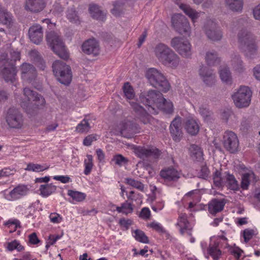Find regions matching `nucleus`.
Returning <instances> with one entry per match:
<instances>
[{"label":"nucleus","instance_id":"nucleus-1","mask_svg":"<svg viewBox=\"0 0 260 260\" xmlns=\"http://www.w3.org/2000/svg\"><path fill=\"white\" fill-rule=\"evenodd\" d=\"M239 48L245 55L252 58L257 52L255 37L246 28H242L237 35Z\"/></svg>","mask_w":260,"mask_h":260},{"label":"nucleus","instance_id":"nucleus-2","mask_svg":"<svg viewBox=\"0 0 260 260\" xmlns=\"http://www.w3.org/2000/svg\"><path fill=\"white\" fill-rule=\"evenodd\" d=\"M23 95L28 101L34 103L22 102L21 107L30 116L37 114L39 109L43 107L45 104V99L36 91L25 87L23 89Z\"/></svg>","mask_w":260,"mask_h":260},{"label":"nucleus","instance_id":"nucleus-3","mask_svg":"<svg viewBox=\"0 0 260 260\" xmlns=\"http://www.w3.org/2000/svg\"><path fill=\"white\" fill-rule=\"evenodd\" d=\"M145 76L148 82L153 87L164 92H167L170 85L166 77L159 71L155 68H150L147 70Z\"/></svg>","mask_w":260,"mask_h":260},{"label":"nucleus","instance_id":"nucleus-4","mask_svg":"<svg viewBox=\"0 0 260 260\" xmlns=\"http://www.w3.org/2000/svg\"><path fill=\"white\" fill-rule=\"evenodd\" d=\"M47 44L53 52L61 58L67 60L69 57L65 45L61 38L54 31L48 32L46 34Z\"/></svg>","mask_w":260,"mask_h":260},{"label":"nucleus","instance_id":"nucleus-5","mask_svg":"<svg viewBox=\"0 0 260 260\" xmlns=\"http://www.w3.org/2000/svg\"><path fill=\"white\" fill-rule=\"evenodd\" d=\"M53 74L57 80L62 84L68 85L72 79L71 67L61 60L55 61L52 66Z\"/></svg>","mask_w":260,"mask_h":260},{"label":"nucleus","instance_id":"nucleus-6","mask_svg":"<svg viewBox=\"0 0 260 260\" xmlns=\"http://www.w3.org/2000/svg\"><path fill=\"white\" fill-rule=\"evenodd\" d=\"M5 55H0V70L3 78L7 82L13 83L16 80L17 69L15 64L8 62Z\"/></svg>","mask_w":260,"mask_h":260},{"label":"nucleus","instance_id":"nucleus-7","mask_svg":"<svg viewBox=\"0 0 260 260\" xmlns=\"http://www.w3.org/2000/svg\"><path fill=\"white\" fill-rule=\"evenodd\" d=\"M139 99L142 103L148 106V110L150 112L151 111L150 108L153 110V106L156 105L157 107L159 102L164 101L162 94L160 91L155 90H150L147 93H141Z\"/></svg>","mask_w":260,"mask_h":260},{"label":"nucleus","instance_id":"nucleus-8","mask_svg":"<svg viewBox=\"0 0 260 260\" xmlns=\"http://www.w3.org/2000/svg\"><path fill=\"white\" fill-rule=\"evenodd\" d=\"M171 46L182 57L189 58L192 55L191 44L182 37H175L171 41Z\"/></svg>","mask_w":260,"mask_h":260},{"label":"nucleus","instance_id":"nucleus-9","mask_svg":"<svg viewBox=\"0 0 260 260\" xmlns=\"http://www.w3.org/2000/svg\"><path fill=\"white\" fill-rule=\"evenodd\" d=\"M251 91L247 86H241L238 91L232 95L236 106L244 108L249 106L251 101Z\"/></svg>","mask_w":260,"mask_h":260},{"label":"nucleus","instance_id":"nucleus-10","mask_svg":"<svg viewBox=\"0 0 260 260\" xmlns=\"http://www.w3.org/2000/svg\"><path fill=\"white\" fill-rule=\"evenodd\" d=\"M8 125L13 128H21L23 124V117L20 111L17 108H10L6 117Z\"/></svg>","mask_w":260,"mask_h":260},{"label":"nucleus","instance_id":"nucleus-11","mask_svg":"<svg viewBox=\"0 0 260 260\" xmlns=\"http://www.w3.org/2000/svg\"><path fill=\"white\" fill-rule=\"evenodd\" d=\"M207 37L212 41H220L222 37V34L216 23L212 20H207L203 27Z\"/></svg>","mask_w":260,"mask_h":260},{"label":"nucleus","instance_id":"nucleus-12","mask_svg":"<svg viewBox=\"0 0 260 260\" xmlns=\"http://www.w3.org/2000/svg\"><path fill=\"white\" fill-rule=\"evenodd\" d=\"M172 23L174 28L179 34L189 35L190 26L184 16L180 14L174 15L172 18Z\"/></svg>","mask_w":260,"mask_h":260},{"label":"nucleus","instance_id":"nucleus-13","mask_svg":"<svg viewBox=\"0 0 260 260\" xmlns=\"http://www.w3.org/2000/svg\"><path fill=\"white\" fill-rule=\"evenodd\" d=\"M239 140L237 135L233 132L227 131L223 136V145L226 150L234 153L238 151Z\"/></svg>","mask_w":260,"mask_h":260},{"label":"nucleus","instance_id":"nucleus-14","mask_svg":"<svg viewBox=\"0 0 260 260\" xmlns=\"http://www.w3.org/2000/svg\"><path fill=\"white\" fill-rule=\"evenodd\" d=\"M21 78L25 81L31 83L35 80L37 76L36 68L28 63H23L20 67Z\"/></svg>","mask_w":260,"mask_h":260},{"label":"nucleus","instance_id":"nucleus-15","mask_svg":"<svg viewBox=\"0 0 260 260\" xmlns=\"http://www.w3.org/2000/svg\"><path fill=\"white\" fill-rule=\"evenodd\" d=\"M170 132L174 141L179 142L183 136L181 127V120L180 117H176L171 122Z\"/></svg>","mask_w":260,"mask_h":260},{"label":"nucleus","instance_id":"nucleus-16","mask_svg":"<svg viewBox=\"0 0 260 260\" xmlns=\"http://www.w3.org/2000/svg\"><path fill=\"white\" fill-rule=\"evenodd\" d=\"M135 153L141 158H157L160 155L159 151L156 148H147L144 147H137L135 149Z\"/></svg>","mask_w":260,"mask_h":260},{"label":"nucleus","instance_id":"nucleus-17","mask_svg":"<svg viewBox=\"0 0 260 260\" xmlns=\"http://www.w3.org/2000/svg\"><path fill=\"white\" fill-rule=\"evenodd\" d=\"M82 51L88 55H98L100 53V46L95 39H89L82 45Z\"/></svg>","mask_w":260,"mask_h":260},{"label":"nucleus","instance_id":"nucleus-18","mask_svg":"<svg viewBox=\"0 0 260 260\" xmlns=\"http://www.w3.org/2000/svg\"><path fill=\"white\" fill-rule=\"evenodd\" d=\"M163 64L171 68H176L180 62L179 57L171 49L159 60Z\"/></svg>","mask_w":260,"mask_h":260},{"label":"nucleus","instance_id":"nucleus-19","mask_svg":"<svg viewBox=\"0 0 260 260\" xmlns=\"http://www.w3.org/2000/svg\"><path fill=\"white\" fill-rule=\"evenodd\" d=\"M29 38L31 41L36 44H39L43 40V31L42 26L34 24L28 30Z\"/></svg>","mask_w":260,"mask_h":260},{"label":"nucleus","instance_id":"nucleus-20","mask_svg":"<svg viewBox=\"0 0 260 260\" xmlns=\"http://www.w3.org/2000/svg\"><path fill=\"white\" fill-rule=\"evenodd\" d=\"M45 7V0H25V2L24 9L32 13H39Z\"/></svg>","mask_w":260,"mask_h":260},{"label":"nucleus","instance_id":"nucleus-21","mask_svg":"<svg viewBox=\"0 0 260 260\" xmlns=\"http://www.w3.org/2000/svg\"><path fill=\"white\" fill-rule=\"evenodd\" d=\"M199 74L206 85L211 86L214 84L215 75L212 70L206 67H202L200 69Z\"/></svg>","mask_w":260,"mask_h":260},{"label":"nucleus","instance_id":"nucleus-22","mask_svg":"<svg viewBox=\"0 0 260 260\" xmlns=\"http://www.w3.org/2000/svg\"><path fill=\"white\" fill-rule=\"evenodd\" d=\"M131 106L138 118L145 124L148 122L149 115L142 106L137 103H132Z\"/></svg>","mask_w":260,"mask_h":260},{"label":"nucleus","instance_id":"nucleus-23","mask_svg":"<svg viewBox=\"0 0 260 260\" xmlns=\"http://www.w3.org/2000/svg\"><path fill=\"white\" fill-rule=\"evenodd\" d=\"M137 126L131 121H125L122 123L120 133L121 135L126 138H131L133 137Z\"/></svg>","mask_w":260,"mask_h":260},{"label":"nucleus","instance_id":"nucleus-24","mask_svg":"<svg viewBox=\"0 0 260 260\" xmlns=\"http://www.w3.org/2000/svg\"><path fill=\"white\" fill-rule=\"evenodd\" d=\"M225 199H213L208 204V211L212 215L221 211L225 205Z\"/></svg>","mask_w":260,"mask_h":260},{"label":"nucleus","instance_id":"nucleus-25","mask_svg":"<svg viewBox=\"0 0 260 260\" xmlns=\"http://www.w3.org/2000/svg\"><path fill=\"white\" fill-rule=\"evenodd\" d=\"M29 190L28 188L25 185H19L11 190L9 195L11 200H17L27 194Z\"/></svg>","mask_w":260,"mask_h":260},{"label":"nucleus","instance_id":"nucleus-26","mask_svg":"<svg viewBox=\"0 0 260 260\" xmlns=\"http://www.w3.org/2000/svg\"><path fill=\"white\" fill-rule=\"evenodd\" d=\"M88 9L93 18L101 21H103L105 19L106 13L101 9L99 5L95 4H91L89 5Z\"/></svg>","mask_w":260,"mask_h":260},{"label":"nucleus","instance_id":"nucleus-27","mask_svg":"<svg viewBox=\"0 0 260 260\" xmlns=\"http://www.w3.org/2000/svg\"><path fill=\"white\" fill-rule=\"evenodd\" d=\"M160 175L169 181L175 180L179 178L178 171L173 167H169L162 170L160 172Z\"/></svg>","mask_w":260,"mask_h":260},{"label":"nucleus","instance_id":"nucleus-28","mask_svg":"<svg viewBox=\"0 0 260 260\" xmlns=\"http://www.w3.org/2000/svg\"><path fill=\"white\" fill-rule=\"evenodd\" d=\"M189 151L190 156L193 160L200 161L203 160V152L199 146L196 144L190 145Z\"/></svg>","mask_w":260,"mask_h":260},{"label":"nucleus","instance_id":"nucleus-29","mask_svg":"<svg viewBox=\"0 0 260 260\" xmlns=\"http://www.w3.org/2000/svg\"><path fill=\"white\" fill-rule=\"evenodd\" d=\"M185 128L187 132L192 136L196 135L199 131V126L197 121L193 119L186 120Z\"/></svg>","mask_w":260,"mask_h":260},{"label":"nucleus","instance_id":"nucleus-30","mask_svg":"<svg viewBox=\"0 0 260 260\" xmlns=\"http://www.w3.org/2000/svg\"><path fill=\"white\" fill-rule=\"evenodd\" d=\"M232 66L234 69L239 73H242L244 70L243 61L239 54L234 53L232 55Z\"/></svg>","mask_w":260,"mask_h":260},{"label":"nucleus","instance_id":"nucleus-31","mask_svg":"<svg viewBox=\"0 0 260 260\" xmlns=\"http://www.w3.org/2000/svg\"><path fill=\"white\" fill-rule=\"evenodd\" d=\"M225 6L234 12H241L243 9V0H224Z\"/></svg>","mask_w":260,"mask_h":260},{"label":"nucleus","instance_id":"nucleus-32","mask_svg":"<svg viewBox=\"0 0 260 260\" xmlns=\"http://www.w3.org/2000/svg\"><path fill=\"white\" fill-rule=\"evenodd\" d=\"M0 22L10 27L13 22L11 14L6 10L0 7Z\"/></svg>","mask_w":260,"mask_h":260},{"label":"nucleus","instance_id":"nucleus-33","mask_svg":"<svg viewBox=\"0 0 260 260\" xmlns=\"http://www.w3.org/2000/svg\"><path fill=\"white\" fill-rule=\"evenodd\" d=\"M56 186L52 183L41 185L40 187V194L47 197L55 192Z\"/></svg>","mask_w":260,"mask_h":260},{"label":"nucleus","instance_id":"nucleus-34","mask_svg":"<svg viewBox=\"0 0 260 260\" xmlns=\"http://www.w3.org/2000/svg\"><path fill=\"white\" fill-rule=\"evenodd\" d=\"M219 75L221 80L227 84H231L232 78L229 68L227 67H221L219 70Z\"/></svg>","mask_w":260,"mask_h":260},{"label":"nucleus","instance_id":"nucleus-35","mask_svg":"<svg viewBox=\"0 0 260 260\" xmlns=\"http://www.w3.org/2000/svg\"><path fill=\"white\" fill-rule=\"evenodd\" d=\"M205 59L209 66H214L220 61L217 52L214 50L208 51L206 53Z\"/></svg>","mask_w":260,"mask_h":260},{"label":"nucleus","instance_id":"nucleus-36","mask_svg":"<svg viewBox=\"0 0 260 260\" xmlns=\"http://www.w3.org/2000/svg\"><path fill=\"white\" fill-rule=\"evenodd\" d=\"M170 48L167 45L163 43H159L155 46L154 53L159 61L165 55L167 51H170Z\"/></svg>","mask_w":260,"mask_h":260},{"label":"nucleus","instance_id":"nucleus-37","mask_svg":"<svg viewBox=\"0 0 260 260\" xmlns=\"http://www.w3.org/2000/svg\"><path fill=\"white\" fill-rule=\"evenodd\" d=\"M157 107L168 114H171L173 112V105L170 101H167L164 98V101L159 102Z\"/></svg>","mask_w":260,"mask_h":260},{"label":"nucleus","instance_id":"nucleus-38","mask_svg":"<svg viewBox=\"0 0 260 260\" xmlns=\"http://www.w3.org/2000/svg\"><path fill=\"white\" fill-rule=\"evenodd\" d=\"M225 177L226 182L227 183L229 188L234 190L239 189L238 182L233 175L228 173Z\"/></svg>","mask_w":260,"mask_h":260},{"label":"nucleus","instance_id":"nucleus-39","mask_svg":"<svg viewBox=\"0 0 260 260\" xmlns=\"http://www.w3.org/2000/svg\"><path fill=\"white\" fill-rule=\"evenodd\" d=\"M180 8L183 10L184 13L188 15L193 21H194L195 20L199 17V13L186 5H181Z\"/></svg>","mask_w":260,"mask_h":260},{"label":"nucleus","instance_id":"nucleus-40","mask_svg":"<svg viewBox=\"0 0 260 260\" xmlns=\"http://www.w3.org/2000/svg\"><path fill=\"white\" fill-rule=\"evenodd\" d=\"M68 194L77 202L83 201L86 196L84 193L73 190H69Z\"/></svg>","mask_w":260,"mask_h":260},{"label":"nucleus","instance_id":"nucleus-41","mask_svg":"<svg viewBox=\"0 0 260 260\" xmlns=\"http://www.w3.org/2000/svg\"><path fill=\"white\" fill-rule=\"evenodd\" d=\"M1 55H5L6 56V60L9 63H13V64H15V61L17 60H19L20 58V52L17 51H10V56L6 53H3Z\"/></svg>","mask_w":260,"mask_h":260},{"label":"nucleus","instance_id":"nucleus-42","mask_svg":"<svg viewBox=\"0 0 260 260\" xmlns=\"http://www.w3.org/2000/svg\"><path fill=\"white\" fill-rule=\"evenodd\" d=\"M218 246H210L207 251L208 253L213 257L215 260L219 259V256L221 254V251L218 248Z\"/></svg>","mask_w":260,"mask_h":260},{"label":"nucleus","instance_id":"nucleus-43","mask_svg":"<svg viewBox=\"0 0 260 260\" xmlns=\"http://www.w3.org/2000/svg\"><path fill=\"white\" fill-rule=\"evenodd\" d=\"M122 89L126 98L132 99L134 97L133 88L129 82H125L123 86Z\"/></svg>","mask_w":260,"mask_h":260},{"label":"nucleus","instance_id":"nucleus-44","mask_svg":"<svg viewBox=\"0 0 260 260\" xmlns=\"http://www.w3.org/2000/svg\"><path fill=\"white\" fill-rule=\"evenodd\" d=\"M86 157L87 159L84 160L85 170L84 173L87 175L90 173L93 165L92 162V156L91 155L87 154Z\"/></svg>","mask_w":260,"mask_h":260},{"label":"nucleus","instance_id":"nucleus-45","mask_svg":"<svg viewBox=\"0 0 260 260\" xmlns=\"http://www.w3.org/2000/svg\"><path fill=\"white\" fill-rule=\"evenodd\" d=\"M88 120L84 119L76 127V131L80 133L88 132L90 128Z\"/></svg>","mask_w":260,"mask_h":260},{"label":"nucleus","instance_id":"nucleus-46","mask_svg":"<svg viewBox=\"0 0 260 260\" xmlns=\"http://www.w3.org/2000/svg\"><path fill=\"white\" fill-rule=\"evenodd\" d=\"M111 161L114 162L115 165L121 167L127 164L128 160L127 158L124 157L121 154H118L114 155Z\"/></svg>","mask_w":260,"mask_h":260},{"label":"nucleus","instance_id":"nucleus-47","mask_svg":"<svg viewBox=\"0 0 260 260\" xmlns=\"http://www.w3.org/2000/svg\"><path fill=\"white\" fill-rule=\"evenodd\" d=\"M7 249L9 251H12L14 249H16L18 251H21L23 250L24 248L18 241L14 240L11 242L7 243Z\"/></svg>","mask_w":260,"mask_h":260},{"label":"nucleus","instance_id":"nucleus-48","mask_svg":"<svg viewBox=\"0 0 260 260\" xmlns=\"http://www.w3.org/2000/svg\"><path fill=\"white\" fill-rule=\"evenodd\" d=\"M200 114L203 116L206 120H209L211 119L213 113L209 109L204 106H201L199 110Z\"/></svg>","mask_w":260,"mask_h":260},{"label":"nucleus","instance_id":"nucleus-49","mask_svg":"<svg viewBox=\"0 0 260 260\" xmlns=\"http://www.w3.org/2000/svg\"><path fill=\"white\" fill-rule=\"evenodd\" d=\"M135 238L137 241L143 243H149L148 237L143 231L139 230H136L135 231Z\"/></svg>","mask_w":260,"mask_h":260},{"label":"nucleus","instance_id":"nucleus-50","mask_svg":"<svg viewBox=\"0 0 260 260\" xmlns=\"http://www.w3.org/2000/svg\"><path fill=\"white\" fill-rule=\"evenodd\" d=\"M29 55L31 59L35 62L43 64L44 61L39 52L36 50H32L29 52Z\"/></svg>","mask_w":260,"mask_h":260},{"label":"nucleus","instance_id":"nucleus-51","mask_svg":"<svg viewBox=\"0 0 260 260\" xmlns=\"http://www.w3.org/2000/svg\"><path fill=\"white\" fill-rule=\"evenodd\" d=\"M125 180L127 184L138 189L141 191H143L144 190V185L141 182L129 178H126Z\"/></svg>","mask_w":260,"mask_h":260},{"label":"nucleus","instance_id":"nucleus-52","mask_svg":"<svg viewBox=\"0 0 260 260\" xmlns=\"http://www.w3.org/2000/svg\"><path fill=\"white\" fill-rule=\"evenodd\" d=\"M113 6L111 13L115 16H119L122 13L123 3L116 2L114 3Z\"/></svg>","mask_w":260,"mask_h":260},{"label":"nucleus","instance_id":"nucleus-53","mask_svg":"<svg viewBox=\"0 0 260 260\" xmlns=\"http://www.w3.org/2000/svg\"><path fill=\"white\" fill-rule=\"evenodd\" d=\"M48 168V167L44 168V167L41 165L29 163L27 165V168L25 169V170L27 171H32L34 172H40L43 171Z\"/></svg>","mask_w":260,"mask_h":260},{"label":"nucleus","instance_id":"nucleus-54","mask_svg":"<svg viewBox=\"0 0 260 260\" xmlns=\"http://www.w3.org/2000/svg\"><path fill=\"white\" fill-rule=\"evenodd\" d=\"M67 17L72 22L77 23L79 21L77 12L73 8L68 10Z\"/></svg>","mask_w":260,"mask_h":260},{"label":"nucleus","instance_id":"nucleus-55","mask_svg":"<svg viewBox=\"0 0 260 260\" xmlns=\"http://www.w3.org/2000/svg\"><path fill=\"white\" fill-rule=\"evenodd\" d=\"M213 180L215 186L220 187L222 185L223 181L221 177V173L218 170H216L214 172L213 176Z\"/></svg>","mask_w":260,"mask_h":260},{"label":"nucleus","instance_id":"nucleus-56","mask_svg":"<svg viewBox=\"0 0 260 260\" xmlns=\"http://www.w3.org/2000/svg\"><path fill=\"white\" fill-rule=\"evenodd\" d=\"M254 234V231L251 229H245L243 231V237L244 241L248 242L253 237Z\"/></svg>","mask_w":260,"mask_h":260},{"label":"nucleus","instance_id":"nucleus-57","mask_svg":"<svg viewBox=\"0 0 260 260\" xmlns=\"http://www.w3.org/2000/svg\"><path fill=\"white\" fill-rule=\"evenodd\" d=\"M249 174H244L242 178L241 181V187L243 189H246L248 188V186L249 184Z\"/></svg>","mask_w":260,"mask_h":260},{"label":"nucleus","instance_id":"nucleus-58","mask_svg":"<svg viewBox=\"0 0 260 260\" xmlns=\"http://www.w3.org/2000/svg\"><path fill=\"white\" fill-rule=\"evenodd\" d=\"M188 223L186 216L184 214H181L179 216V221L176 225L180 227L186 226Z\"/></svg>","mask_w":260,"mask_h":260},{"label":"nucleus","instance_id":"nucleus-59","mask_svg":"<svg viewBox=\"0 0 260 260\" xmlns=\"http://www.w3.org/2000/svg\"><path fill=\"white\" fill-rule=\"evenodd\" d=\"M96 135H89L86 137L83 140V144L88 146L91 145L92 142L96 140Z\"/></svg>","mask_w":260,"mask_h":260},{"label":"nucleus","instance_id":"nucleus-60","mask_svg":"<svg viewBox=\"0 0 260 260\" xmlns=\"http://www.w3.org/2000/svg\"><path fill=\"white\" fill-rule=\"evenodd\" d=\"M122 208H123V210H125L123 211V213L126 214L129 213H132L133 211L132 204L128 203V201H126L125 203L122 204Z\"/></svg>","mask_w":260,"mask_h":260},{"label":"nucleus","instance_id":"nucleus-61","mask_svg":"<svg viewBox=\"0 0 260 260\" xmlns=\"http://www.w3.org/2000/svg\"><path fill=\"white\" fill-rule=\"evenodd\" d=\"M150 226L151 228H153L156 231L161 233H165L166 232L165 230L163 228V227L158 223L153 222L150 223Z\"/></svg>","mask_w":260,"mask_h":260},{"label":"nucleus","instance_id":"nucleus-62","mask_svg":"<svg viewBox=\"0 0 260 260\" xmlns=\"http://www.w3.org/2000/svg\"><path fill=\"white\" fill-rule=\"evenodd\" d=\"M50 219L53 223H59L62 220V218L56 213H52L50 215Z\"/></svg>","mask_w":260,"mask_h":260},{"label":"nucleus","instance_id":"nucleus-63","mask_svg":"<svg viewBox=\"0 0 260 260\" xmlns=\"http://www.w3.org/2000/svg\"><path fill=\"white\" fill-rule=\"evenodd\" d=\"M253 74L255 78L260 81V64L256 66L253 69Z\"/></svg>","mask_w":260,"mask_h":260},{"label":"nucleus","instance_id":"nucleus-64","mask_svg":"<svg viewBox=\"0 0 260 260\" xmlns=\"http://www.w3.org/2000/svg\"><path fill=\"white\" fill-rule=\"evenodd\" d=\"M253 15L255 19L260 20V4L253 9Z\"/></svg>","mask_w":260,"mask_h":260}]
</instances>
